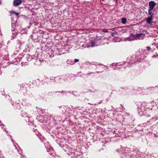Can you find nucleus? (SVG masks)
Returning a JSON list of instances; mask_svg holds the SVG:
<instances>
[{"mask_svg":"<svg viewBox=\"0 0 158 158\" xmlns=\"http://www.w3.org/2000/svg\"><path fill=\"white\" fill-rule=\"evenodd\" d=\"M143 34H137L136 35H131L129 38H127L128 40L132 41L134 40H137L138 39H143Z\"/></svg>","mask_w":158,"mask_h":158,"instance_id":"nucleus-1","label":"nucleus"},{"mask_svg":"<svg viewBox=\"0 0 158 158\" xmlns=\"http://www.w3.org/2000/svg\"><path fill=\"white\" fill-rule=\"evenodd\" d=\"M156 5V3L152 1L150 2H149V9L150 10H152Z\"/></svg>","mask_w":158,"mask_h":158,"instance_id":"nucleus-2","label":"nucleus"},{"mask_svg":"<svg viewBox=\"0 0 158 158\" xmlns=\"http://www.w3.org/2000/svg\"><path fill=\"white\" fill-rule=\"evenodd\" d=\"M22 3V1L21 0H14L13 2L14 6H17L20 5Z\"/></svg>","mask_w":158,"mask_h":158,"instance_id":"nucleus-3","label":"nucleus"},{"mask_svg":"<svg viewBox=\"0 0 158 158\" xmlns=\"http://www.w3.org/2000/svg\"><path fill=\"white\" fill-rule=\"evenodd\" d=\"M153 20V17L152 16L148 17L146 19V21L147 23L149 24H151L152 23V21Z\"/></svg>","mask_w":158,"mask_h":158,"instance_id":"nucleus-4","label":"nucleus"},{"mask_svg":"<svg viewBox=\"0 0 158 158\" xmlns=\"http://www.w3.org/2000/svg\"><path fill=\"white\" fill-rule=\"evenodd\" d=\"M126 19L125 18H123L122 19V22L123 23L125 24L126 23Z\"/></svg>","mask_w":158,"mask_h":158,"instance_id":"nucleus-5","label":"nucleus"},{"mask_svg":"<svg viewBox=\"0 0 158 158\" xmlns=\"http://www.w3.org/2000/svg\"><path fill=\"white\" fill-rule=\"evenodd\" d=\"M152 10H150V9H149L148 11L149 15L151 16H152L153 15V14L152 11Z\"/></svg>","mask_w":158,"mask_h":158,"instance_id":"nucleus-6","label":"nucleus"},{"mask_svg":"<svg viewBox=\"0 0 158 158\" xmlns=\"http://www.w3.org/2000/svg\"><path fill=\"white\" fill-rule=\"evenodd\" d=\"M11 13L13 14H14L17 16H18L19 15V13L16 12L15 11H12L11 12Z\"/></svg>","mask_w":158,"mask_h":158,"instance_id":"nucleus-7","label":"nucleus"},{"mask_svg":"<svg viewBox=\"0 0 158 158\" xmlns=\"http://www.w3.org/2000/svg\"><path fill=\"white\" fill-rule=\"evenodd\" d=\"M95 46V43L94 42H92V43H91V44L90 45V46L91 47H94Z\"/></svg>","mask_w":158,"mask_h":158,"instance_id":"nucleus-8","label":"nucleus"},{"mask_svg":"<svg viewBox=\"0 0 158 158\" xmlns=\"http://www.w3.org/2000/svg\"><path fill=\"white\" fill-rule=\"evenodd\" d=\"M103 31L104 32H108V31L107 29H104L103 30Z\"/></svg>","mask_w":158,"mask_h":158,"instance_id":"nucleus-9","label":"nucleus"},{"mask_svg":"<svg viewBox=\"0 0 158 158\" xmlns=\"http://www.w3.org/2000/svg\"><path fill=\"white\" fill-rule=\"evenodd\" d=\"M79 61V60H78V59H75V61H74V62H77Z\"/></svg>","mask_w":158,"mask_h":158,"instance_id":"nucleus-10","label":"nucleus"},{"mask_svg":"<svg viewBox=\"0 0 158 158\" xmlns=\"http://www.w3.org/2000/svg\"><path fill=\"white\" fill-rule=\"evenodd\" d=\"M147 48L148 50L149 51L151 49V48L150 47H147Z\"/></svg>","mask_w":158,"mask_h":158,"instance_id":"nucleus-11","label":"nucleus"},{"mask_svg":"<svg viewBox=\"0 0 158 158\" xmlns=\"http://www.w3.org/2000/svg\"><path fill=\"white\" fill-rule=\"evenodd\" d=\"M113 65H116V64L115 63H113Z\"/></svg>","mask_w":158,"mask_h":158,"instance_id":"nucleus-12","label":"nucleus"}]
</instances>
